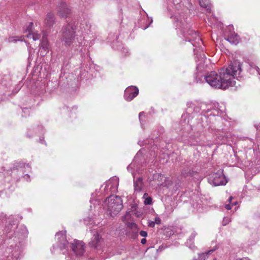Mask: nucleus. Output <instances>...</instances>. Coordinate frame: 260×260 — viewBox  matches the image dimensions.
<instances>
[{
	"label": "nucleus",
	"mask_w": 260,
	"mask_h": 260,
	"mask_svg": "<svg viewBox=\"0 0 260 260\" xmlns=\"http://www.w3.org/2000/svg\"><path fill=\"white\" fill-rule=\"evenodd\" d=\"M141 243L142 244H145L146 243V239L145 238H143L141 240Z\"/></svg>",
	"instance_id": "e433bc0d"
},
{
	"label": "nucleus",
	"mask_w": 260,
	"mask_h": 260,
	"mask_svg": "<svg viewBox=\"0 0 260 260\" xmlns=\"http://www.w3.org/2000/svg\"><path fill=\"white\" fill-rule=\"evenodd\" d=\"M13 217L9 218V222L12 221ZM13 223H11L7 224L4 230V234L6 235L8 238L11 239L13 237V235L14 234L15 236L13 239V241L15 243V246L14 247L13 245H11V247L14 248V251H12L11 254L12 256L15 258L18 257V255L19 254V250L21 247V243H22L24 239L26 237L27 234V231L26 229L24 226H21L17 229V231L16 232L15 230L17 228V224L16 221H13Z\"/></svg>",
	"instance_id": "20e7f679"
},
{
	"label": "nucleus",
	"mask_w": 260,
	"mask_h": 260,
	"mask_svg": "<svg viewBox=\"0 0 260 260\" xmlns=\"http://www.w3.org/2000/svg\"><path fill=\"white\" fill-rule=\"evenodd\" d=\"M122 52L123 53H125V55H126L127 54H128V50L127 48H122Z\"/></svg>",
	"instance_id": "f704fd0d"
},
{
	"label": "nucleus",
	"mask_w": 260,
	"mask_h": 260,
	"mask_svg": "<svg viewBox=\"0 0 260 260\" xmlns=\"http://www.w3.org/2000/svg\"><path fill=\"white\" fill-rule=\"evenodd\" d=\"M55 22V17L54 14L52 12L48 13L47 17L44 21V27L47 29H50L53 27V25Z\"/></svg>",
	"instance_id": "2eb2a0df"
},
{
	"label": "nucleus",
	"mask_w": 260,
	"mask_h": 260,
	"mask_svg": "<svg viewBox=\"0 0 260 260\" xmlns=\"http://www.w3.org/2000/svg\"><path fill=\"white\" fill-rule=\"evenodd\" d=\"M251 70H256L257 73L260 75V69L258 67L256 66H251Z\"/></svg>",
	"instance_id": "7c9ffc66"
},
{
	"label": "nucleus",
	"mask_w": 260,
	"mask_h": 260,
	"mask_svg": "<svg viewBox=\"0 0 260 260\" xmlns=\"http://www.w3.org/2000/svg\"><path fill=\"white\" fill-rule=\"evenodd\" d=\"M119 184V179L116 177L111 178L106 183L105 187V190H109L112 192H115L117 191Z\"/></svg>",
	"instance_id": "4468645a"
},
{
	"label": "nucleus",
	"mask_w": 260,
	"mask_h": 260,
	"mask_svg": "<svg viewBox=\"0 0 260 260\" xmlns=\"http://www.w3.org/2000/svg\"><path fill=\"white\" fill-rule=\"evenodd\" d=\"M84 222L87 225L96 224V221L93 218L89 217L84 219Z\"/></svg>",
	"instance_id": "a878e982"
},
{
	"label": "nucleus",
	"mask_w": 260,
	"mask_h": 260,
	"mask_svg": "<svg viewBox=\"0 0 260 260\" xmlns=\"http://www.w3.org/2000/svg\"><path fill=\"white\" fill-rule=\"evenodd\" d=\"M199 3L201 7L206 9L207 12H211L209 0H199Z\"/></svg>",
	"instance_id": "4be33fe9"
},
{
	"label": "nucleus",
	"mask_w": 260,
	"mask_h": 260,
	"mask_svg": "<svg viewBox=\"0 0 260 260\" xmlns=\"http://www.w3.org/2000/svg\"><path fill=\"white\" fill-rule=\"evenodd\" d=\"M65 233L66 232L61 231L56 234V244L53 246V249H59L60 251H62L63 254L66 253L67 248L69 244V242L66 239Z\"/></svg>",
	"instance_id": "0eeeda50"
},
{
	"label": "nucleus",
	"mask_w": 260,
	"mask_h": 260,
	"mask_svg": "<svg viewBox=\"0 0 260 260\" xmlns=\"http://www.w3.org/2000/svg\"><path fill=\"white\" fill-rule=\"evenodd\" d=\"M23 168H27L28 170L30 169V167L28 164H25L23 163H19L18 167L15 169V168H13V172H14L15 171H18L20 172H22L23 173L26 172V171H24L23 170Z\"/></svg>",
	"instance_id": "5701e85b"
},
{
	"label": "nucleus",
	"mask_w": 260,
	"mask_h": 260,
	"mask_svg": "<svg viewBox=\"0 0 260 260\" xmlns=\"http://www.w3.org/2000/svg\"><path fill=\"white\" fill-rule=\"evenodd\" d=\"M57 15L61 18H67L71 14V9L70 7L64 2H60L56 7Z\"/></svg>",
	"instance_id": "9d476101"
},
{
	"label": "nucleus",
	"mask_w": 260,
	"mask_h": 260,
	"mask_svg": "<svg viewBox=\"0 0 260 260\" xmlns=\"http://www.w3.org/2000/svg\"><path fill=\"white\" fill-rule=\"evenodd\" d=\"M197 173L196 171L191 170L188 168H184L181 172V175L184 177H192Z\"/></svg>",
	"instance_id": "f3484780"
},
{
	"label": "nucleus",
	"mask_w": 260,
	"mask_h": 260,
	"mask_svg": "<svg viewBox=\"0 0 260 260\" xmlns=\"http://www.w3.org/2000/svg\"><path fill=\"white\" fill-rule=\"evenodd\" d=\"M23 112L24 113H25V112H28V109L27 108H24L23 110H22Z\"/></svg>",
	"instance_id": "ea45409f"
},
{
	"label": "nucleus",
	"mask_w": 260,
	"mask_h": 260,
	"mask_svg": "<svg viewBox=\"0 0 260 260\" xmlns=\"http://www.w3.org/2000/svg\"><path fill=\"white\" fill-rule=\"evenodd\" d=\"M32 26L33 23L30 22L29 25L27 26L26 29H25V31L28 32L27 35H26V37L28 38H30L31 36V32H32Z\"/></svg>",
	"instance_id": "393cba45"
},
{
	"label": "nucleus",
	"mask_w": 260,
	"mask_h": 260,
	"mask_svg": "<svg viewBox=\"0 0 260 260\" xmlns=\"http://www.w3.org/2000/svg\"><path fill=\"white\" fill-rule=\"evenodd\" d=\"M219 114V111L217 109H213L211 110L210 109L208 108L205 113H204V116L206 119L207 118H209L210 116H217Z\"/></svg>",
	"instance_id": "a211bd4d"
},
{
	"label": "nucleus",
	"mask_w": 260,
	"mask_h": 260,
	"mask_svg": "<svg viewBox=\"0 0 260 260\" xmlns=\"http://www.w3.org/2000/svg\"><path fill=\"white\" fill-rule=\"evenodd\" d=\"M176 20L178 22L177 26L181 29L185 40L191 42L192 45L194 47H200L203 42L202 39L197 32L193 29H187V26L185 28L184 26H183L184 24L181 19H179L177 18Z\"/></svg>",
	"instance_id": "39448f33"
},
{
	"label": "nucleus",
	"mask_w": 260,
	"mask_h": 260,
	"mask_svg": "<svg viewBox=\"0 0 260 260\" xmlns=\"http://www.w3.org/2000/svg\"><path fill=\"white\" fill-rule=\"evenodd\" d=\"M71 248L73 252L77 255L81 256L85 252V245L82 241L74 240L71 243Z\"/></svg>",
	"instance_id": "9b49d317"
},
{
	"label": "nucleus",
	"mask_w": 260,
	"mask_h": 260,
	"mask_svg": "<svg viewBox=\"0 0 260 260\" xmlns=\"http://www.w3.org/2000/svg\"><path fill=\"white\" fill-rule=\"evenodd\" d=\"M232 199H233V197L231 196V197L229 198V199H228L229 202L230 203H231V201H232Z\"/></svg>",
	"instance_id": "a19ab883"
},
{
	"label": "nucleus",
	"mask_w": 260,
	"mask_h": 260,
	"mask_svg": "<svg viewBox=\"0 0 260 260\" xmlns=\"http://www.w3.org/2000/svg\"><path fill=\"white\" fill-rule=\"evenodd\" d=\"M240 38L239 36L235 32H231L227 36V41L232 44H237L239 41Z\"/></svg>",
	"instance_id": "dca6fc26"
},
{
	"label": "nucleus",
	"mask_w": 260,
	"mask_h": 260,
	"mask_svg": "<svg viewBox=\"0 0 260 260\" xmlns=\"http://www.w3.org/2000/svg\"><path fill=\"white\" fill-rule=\"evenodd\" d=\"M107 205V214L111 217L117 215L122 209V201L120 197L110 196L106 200Z\"/></svg>",
	"instance_id": "423d86ee"
},
{
	"label": "nucleus",
	"mask_w": 260,
	"mask_h": 260,
	"mask_svg": "<svg viewBox=\"0 0 260 260\" xmlns=\"http://www.w3.org/2000/svg\"><path fill=\"white\" fill-rule=\"evenodd\" d=\"M231 221V219L229 217H224L223 218L222 221V224L223 226H225L227 225L229 222Z\"/></svg>",
	"instance_id": "c85d7f7f"
},
{
	"label": "nucleus",
	"mask_w": 260,
	"mask_h": 260,
	"mask_svg": "<svg viewBox=\"0 0 260 260\" xmlns=\"http://www.w3.org/2000/svg\"><path fill=\"white\" fill-rule=\"evenodd\" d=\"M91 25L86 23L81 27V32L76 31V25L75 22H69L62 28L61 41L66 46L80 47L85 45V34L91 31Z\"/></svg>",
	"instance_id": "f03ea898"
},
{
	"label": "nucleus",
	"mask_w": 260,
	"mask_h": 260,
	"mask_svg": "<svg viewBox=\"0 0 260 260\" xmlns=\"http://www.w3.org/2000/svg\"><path fill=\"white\" fill-rule=\"evenodd\" d=\"M40 49H43L45 52L48 51L49 48H48V43L46 39H43L40 45Z\"/></svg>",
	"instance_id": "b1692460"
},
{
	"label": "nucleus",
	"mask_w": 260,
	"mask_h": 260,
	"mask_svg": "<svg viewBox=\"0 0 260 260\" xmlns=\"http://www.w3.org/2000/svg\"><path fill=\"white\" fill-rule=\"evenodd\" d=\"M25 176H27V177H29V176L27 175V174L25 175Z\"/></svg>",
	"instance_id": "c03bdc74"
},
{
	"label": "nucleus",
	"mask_w": 260,
	"mask_h": 260,
	"mask_svg": "<svg viewBox=\"0 0 260 260\" xmlns=\"http://www.w3.org/2000/svg\"><path fill=\"white\" fill-rule=\"evenodd\" d=\"M140 235L142 237H146L147 236V232H146L145 231H141L140 232Z\"/></svg>",
	"instance_id": "72a5a7b5"
},
{
	"label": "nucleus",
	"mask_w": 260,
	"mask_h": 260,
	"mask_svg": "<svg viewBox=\"0 0 260 260\" xmlns=\"http://www.w3.org/2000/svg\"><path fill=\"white\" fill-rule=\"evenodd\" d=\"M224 207L228 210H229L232 208L230 204L225 205Z\"/></svg>",
	"instance_id": "c9c22d12"
},
{
	"label": "nucleus",
	"mask_w": 260,
	"mask_h": 260,
	"mask_svg": "<svg viewBox=\"0 0 260 260\" xmlns=\"http://www.w3.org/2000/svg\"><path fill=\"white\" fill-rule=\"evenodd\" d=\"M188 108L187 110L188 111L186 113H184L182 115L181 122L182 126L183 127L184 131L188 134L186 137H188V138L186 140L187 143L190 146H196V145H202L204 144L203 141L201 140V139L199 137L198 134H197V135H195V131L198 129H199L202 125L201 124H198L193 129L192 125L190 123L189 120V116L188 112H191L190 110V108H193V112L194 113H200L201 111V114L204 115V113L206 111L204 108L205 106V104H202L201 106H194L192 103H188L187 104Z\"/></svg>",
	"instance_id": "7ed1b4c3"
},
{
	"label": "nucleus",
	"mask_w": 260,
	"mask_h": 260,
	"mask_svg": "<svg viewBox=\"0 0 260 260\" xmlns=\"http://www.w3.org/2000/svg\"><path fill=\"white\" fill-rule=\"evenodd\" d=\"M192 260H200L199 258H194Z\"/></svg>",
	"instance_id": "37998d69"
},
{
	"label": "nucleus",
	"mask_w": 260,
	"mask_h": 260,
	"mask_svg": "<svg viewBox=\"0 0 260 260\" xmlns=\"http://www.w3.org/2000/svg\"><path fill=\"white\" fill-rule=\"evenodd\" d=\"M219 114V111L217 109H213L211 110L210 109L208 108L205 113H204V116L206 119L207 118H209L210 116H217Z\"/></svg>",
	"instance_id": "6ab92c4d"
},
{
	"label": "nucleus",
	"mask_w": 260,
	"mask_h": 260,
	"mask_svg": "<svg viewBox=\"0 0 260 260\" xmlns=\"http://www.w3.org/2000/svg\"><path fill=\"white\" fill-rule=\"evenodd\" d=\"M197 233L196 232H193V233H192L189 239L187 240L186 242L187 246H188L191 249H192L194 247L193 243L194 239L195 237L197 236Z\"/></svg>",
	"instance_id": "412c9836"
},
{
	"label": "nucleus",
	"mask_w": 260,
	"mask_h": 260,
	"mask_svg": "<svg viewBox=\"0 0 260 260\" xmlns=\"http://www.w3.org/2000/svg\"><path fill=\"white\" fill-rule=\"evenodd\" d=\"M88 73L85 70H81L80 73L79 78L80 80H82L86 79L87 78Z\"/></svg>",
	"instance_id": "bb28decb"
},
{
	"label": "nucleus",
	"mask_w": 260,
	"mask_h": 260,
	"mask_svg": "<svg viewBox=\"0 0 260 260\" xmlns=\"http://www.w3.org/2000/svg\"><path fill=\"white\" fill-rule=\"evenodd\" d=\"M241 71V63L234 60L225 70H221L218 73L215 71L208 73L204 79L212 87L225 89L235 85L234 79L238 80Z\"/></svg>",
	"instance_id": "f257e3e1"
},
{
	"label": "nucleus",
	"mask_w": 260,
	"mask_h": 260,
	"mask_svg": "<svg viewBox=\"0 0 260 260\" xmlns=\"http://www.w3.org/2000/svg\"><path fill=\"white\" fill-rule=\"evenodd\" d=\"M209 182L214 186L225 185L226 181L225 180L223 172L221 170L217 172L212 173L209 175Z\"/></svg>",
	"instance_id": "6e6552de"
},
{
	"label": "nucleus",
	"mask_w": 260,
	"mask_h": 260,
	"mask_svg": "<svg viewBox=\"0 0 260 260\" xmlns=\"http://www.w3.org/2000/svg\"><path fill=\"white\" fill-rule=\"evenodd\" d=\"M138 144H139V145H140V146H143V145H144L145 144H146V143H145L144 144L143 142H141L140 141H139L138 142Z\"/></svg>",
	"instance_id": "58836bf2"
},
{
	"label": "nucleus",
	"mask_w": 260,
	"mask_h": 260,
	"mask_svg": "<svg viewBox=\"0 0 260 260\" xmlns=\"http://www.w3.org/2000/svg\"><path fill=\"white\" fill-rule=\"evenodd\" d=\"M103 241L104 239L99 232L96 231L93 232V236L91 238L88 244L90 247L98 249L101 247Z\"/></svg>",
	"instance_id": "f8f14e48"
},
{
	"label": "nucleus",
	"mask_w": 260,
	"mask_h": 260,
	"mask_svg": "<svg viewBox=\"0 0 260 260\" xmlns=\"http://www.w3.org/2000/svg\"><path fill=\"white\" fill-rule=\"evenodd\" d=\"M154 221L155 222V224H159L161 222V220L159 218V217H158V216H156L155 217Z\"/></svg>",
	"instance_id": "473e14b6"
},
{
	"label": "nucleus",
	"mask_w": 260,
	"mask_h": 260,
	"mask_svg": "<svg viewBox=\"0 0 260 260\" xmlns=\"http://www.w3.org/2000/svg\"><path fill=\"white\" fill-rule=\"evenodd\" d=\"M259 79H260V77H259Z\"/></svg>",
	"instance_id": "a18cd8bd"
},
{
	"label": "nucleus",
	"mask_w": 260,
	"mask_h": 260,
	"mask_svg": "<svg viewBox=\"0 0 260 260\" xmlns=\"http://www.w3.org/2000/svg\"><path fill=\"white\" fill-rule=\"evenodd\" d=\"M139 93V89L136 86H130L127 87L124 93V98L127 101H131Z\"/></svg>",
	"instance_id": "ddd939ff"
},
{
	"label": "nucleus",
	"mask_w": 260,
	"mask_h": 260,
	"mask_svg": "<svg viewBox=\"0 0 260 260\" xmlns=\"http://www.w3.org/2000/svg\"><path fill=\"white\" fill-rule=\"evenodd\" d=\"M5 171L4 168V167H2L1 169L0 170V173L2 172L3 171Z\"/></svg>",
	"instance_id": "79ce46f5"
},
{
	"label": "nucleus",
	"mask_w": 260,
	"mask_h": 260,
	"mask_svg": "<svg viewBox=\"0 0 260 260\" xmlns=\"http://www.w3.org/2000/svg\"><path fill=\"white\" fill-rule=\"evenodd\" d=\"M144 114V112H140L139 114V120L140 121V122H141V117L142 116V115Z\"/></svg>",
	"instance_id": "4c0bfd02"
},
{
	"label": "nucleus",
	"mask_w": 260,
	"mask_h": 260,
	"mask_svg": "<svg viewBox=\"0 0 260 260\" xmlns=\"http://www.w3.org/2000/svg\"><path fill=\"white\" fill-rule=\"evenodd\" d=\"M32 37L34 41H36L40 39L41 37V35L39 34L34 33V32H31V36L30 38Z\"/></svg>",
	"instance_id": "c756f323"
},
{
	"label": "nucleus",
	"mask_w": 260,
	"mask_h": 260,
	"mask_svg": "<svg viewBox=\"0 0 260 260\" xmlns=\"http://www.w3.org/2000/svg\"><path fill=\"white\" fill-rule=\"evenodd\" d=\"M155 224L154 221L149 220L148 222V225L149 227L153 228L154 227Z\"/></svg>",
	"instance_id": "2f4dec72"
},
{
	"label": "nucleus",
	"mask_w": 260,
	"mask_h": 260,
	"mask_svg": "<svg viewBox=\"0 0 260 260\" xmlns=\"http://www.w3.org/2000/svg\"><path fill=\"white\" fill-rule=\"evenodd\" d=\"M147 193H145L144 194L143 197L145 198L144 200V204L145 205H151L152 204V199L150 197H146L147 196Z\"/></svg>",
	"instance_id": "cd10ccee"
},
{
	"label": "nucleus",
	"mask_w": 260,
	"mask_h": 260,
	"mask_svg": "<svg viewBox=\"0 0 260 260\" xmlns=\"http://www.w3.org/2000/svg\"><path fill=\"white\" fill-rule=\"evenodd\" d=\"M135 166V162H133L127 167V169L128 171H131L132 175L134 177V187L135 192H140L142 191L144 186V183L143 182V178L141 177H138L137 179L135 178V175L133 172H132L134 167Z\"/></svg>",
	"instance_id": "1a4fd4ad"
},
{
	"label": "nucleus",
	"mask_w": 260,
	"mask_h": 260,
	"mask_svg": "<svg viewBox=\"0 0 260 260\" xmlns=\"http://www.w3.org/2000/svg\"><path fill=\"white\" fill-rule=\"evenodd\" d=\"M218 248L217 246L214 247L212 249L206 252H203L199 254V258L200 260H205L206 259L209 254H211L213 252H214L216 249Z\"/></svg>",
	"instance_id": "aec40b11"
}]
</instances>
